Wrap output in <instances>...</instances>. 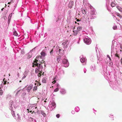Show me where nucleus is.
I'll return each instance as SVG.
<instances>
[{"mask_svg": "<svg viewBox=\"0 0 122 122\" xmlns=\"http://www.w3.org/2000/svg\"><path fill=\"white\" fill-rule=\"evenodd\" d=\"M17 75L18 76V77H19V73H18L17 74Z\"/></svg>", "mask_w": 122, "mask_h": 122, "instance_id": "41", "label": "nucleus"}, {"mask_svg": "<svg viewBox=\"0 0 122 122\" xmlns=\"http://www.w3.org/2000/svg\"><path fill=\"white\" fill-rule=\"evenodd\" d=\"M5 6H6V4H5Z\"/></svg>", "mask_w": 122, "mask_h": 122, "instance_id": "63", "label": "nucleus"}, {"mask_svg": "<svg viewBox=\"0 0 122 122\" xmlns=\"http://www.w3.org/2000/svg\"><path fill=\"white\" fill-rule=\"evenodd\" d=\"M117 28V26L116 25H115L113 26V28L114 30H116Z\"/></svg>", "mask_w": 122, "mask_h": 122, "instance_id": "25", "label": "nucleus"}, {"mask_svg": "<svg viewBox=\"0 0 122 122\" xmlns=\"http://www.w3.org/2000/svg\"><path fill=\"white\" fill-rule=\"evenodd\" d=\"M43 66L41 64H39V65H38L37 67L36 68L35 72L37 73L39 71H42L43 68Z\"/></svg>", "mask_w": 122, "mask_h": 122, "instance_id": "2", "label": "nucleus"}, {"mask_svg": "<svg viewBox=\"0 0 122 122\" xmlns=\"http://www.w3.org/2000/svg\"><path fill=\"white\" fill-rule=\"evenodd\" d=\"M21 81H19V82H21Z\"/></svg>", "mask_w": 122, "mask_h": 122, "instance_id": "55", "label": "nucleus"}, {"mask_svg": "<svg viewBox=\"0 0 122 122\" xmlns=\"http://www.w3.org/2000/svg\"><path fill=\"white\" fill-rule=\"evenodd\" d=\"M117 9L120 11H122V8L120 7H119V6H117Z\"/></svg>", "mask_w": 122, "mask_h": 122, "instance_id": "15", "label": "nucleus"}, {"mask_svg": "<svg viewBox=\"0 0 122 122\" xmlns=\"http://www.w3.org/2000/svg\"><path fill=\"white\" fill-rule=\"evenodd\" d=\"M81 10L83 14H86V10H84L83 9L82 10V9H81Z\"/></svg>", "mask_w": 122, "mask_h": 122, "instance_id": "12", "label": "nucleus"}, {"mask_svg": "<svg viewBox=\"0 0 122 122\" xmlns=\"http://www.w3.org/2000/svg\"><path fill=\"white\" fill-rule=\"evenodd\" d=\"M33 112H34V111H33V112H32V113H33Z\"/></svg>", "mask_w": 122, "mask_h": 122, "instance_id": "54", "label": "nucleus"}, {"mask_svg": "<svg viewBox=\"0 0 122 122\" xmlns=\"http://www.w3.org/2000/svg\"><path fill=\"white\" fill-rule=\"evenodd\" d=\"M107 57H108L109 59L111 61V58L110 57V56H109V55H107Z\"/></svg>", "mask_w": 122, "mask_h": 122, "instance_id": "31", "label": "nucleus"}, {"mask_svg": "<svg viewBox=\"0 0 122 122\" xmlns=\"http://www.w3.org/2000/svg\"><path fill=\"white\" fill-rule=\"evenodd\" d=\"M26 77V76L25 75H24V76L22 78V79H23L25 78Z\"/></svg>", "mask_w": 122, "mask_h": 122, "instance_id": "38", "label": "nucleus"}, {"mask_svg": "<svg viewBox=\"0 0 122 122\" xmlns=\"http://www.w3.org/2000/svg\"><path fill=\"white\" fill-rule=\"evenodd\" d=\"M57 53L59 55L61 56H63L64 54V50H61L60 49H59L57 51Z\"/></svg>", "mask_w": 122, "mask_h": 122, "instance_id": "3", "label": "nucleus"}, {"mask_svg": "<svg viewBox=\"0 0 122 122\" xmlns=\"http://www.w3.org/2000/svg\"><path fill=\"white\" fill-rule=\"evenodd\" d=\"M53 49H52L51 50V51L50 52V53L51 54H51H52L53 53Z\"/></svg>", "mask_w": 122, "mask_h": 122, "instance_id": "29", "label": "nucleus"}, {"mask_svg": "<svg viewBox=\"0 0 122 122\" xmlns=\"http://www.w3.org/2000/svg\"><path fill=\"white\" fill-rule=\"evenodd\" d=\"M44 102H46V100H45V101H44Z\"/></svg>", "mask_w": 122, "mask_h": 122, "instance_id": "52", "label": "nucleus"}, {"mask_svg": "<svg viewBox=\"0 0 122 122\" xmlns=\"http://www.w3.org/2000/svg\"><path fill=\"white\" fill-rule=\"evenodd\" d=\"M121 29H122V28H121Z\"/></svg>", "mask_w": 122, "mask_h": 122, "instance_id": "62", "label": "nucleus"}, {"mask_svg": "<svg viewBox=\"0 0 122 122\" xmlns=\"http://www.w3.org/2000/svg\"><path fill=\"white\" fill-rule=\"evenodd\" d=\"M109 117L111 118H112L111 119V120H114V119H113V116L112 115H110V116H109Z\"/></svg>", "mask_w": 122, "mask_h": 122, "instance_id": "28", "label": "nucleus"}, {"mask_svg": "<svg viewBox=\"0 0 122 122\" xmlns=\"http://www.w3.org/2000/svg\"><path fill=\"white\" fill-rule=\"evenodd\" d=\"M85 61V58H82L80 59V61L81 62L83 63Z\"/></svg>", "mask_w": 122, "mask_h": 122, "instance_id": "14", "label": "nucleus"}, {"mask_svg": "<svg viewBox=\"0 0 122 122\" xmlns=\"http://www.w3.org/2000/svg\"><path fill=\"white\" fill-rule=\"evenodd\" d=\"M19 69H21V68H20V67L19 68Z\"/></svg>", "mask_w": 122, "mask_h": 122, "instance_id": "53", "label": "nucleus"}, {"mask_svg": "<svg viewBox=\"0 0 122 122\" xmlns=\"http://www.w3.org/2000/svg\"><path fill=\"white\" fill-rule=\"evenodd\" d=\"M1 88L0 87V95H2L3 94V91L2 90L0 89Z\"/></svg>", "mask_w": 122, "mask_h": 122, "instance_id": "23", "label": "nucleus"}, {"mask_svg": "<svg viewBox=\"0 0 122 122\" xmlns=\"http://www.w3.org/2000/svg\"><path fill=\"white\" fill-rule=\"evenodd\" d=\"M11 113L12 116L14 117L15 116V114L14 113V112L13 111H12L11 112Z\"/></svg>", "mask_w": 122, "mask_h": 122, "instance_id": "24", "label": "nucleus"}, {"mask_svg": "<svg viewBox=\"0 0 122 122\" xmlns=\"http://www.w3.org/2000/svg\"><path fill=\"white\" fill-rule=\"evenodd\" d=\"M61 56L59 55L57 57V58L59 59H61Z\"/></svg>", "mask_w": 122, "mask_h": 122, "instance_id": "27", "label": "nucleus"}, {"mask_svg": "<svg viewBox=\"0 0 122 122\" xmlns=\"http://www.w3.org/2000/svg\"><path fill=\"white\" fill-rule=\"evenodd\" d=\"M20 90H19V91H18V92H16V95H17L18 94V92H19V91H20Z\"/></svg>", "mask_w": 122, "mask_h": 122, "instance_id": "34", "label": "nucleus"}, {"mask_svg": "<svg viewBox=\"0 0 122 122\" xmlns=\"http://www.w3.org/2000/svg\"><path fill=\"white\" fill-rule=\"evenodd\" d=\"M90 8L91 9V10L90 12L89 15H95L96 14V12H95L96 10L95 9L93 8V7L90 6Z\"/></svg>", "mask_w": 122, "mask_h": 122, "instance_id": "4", "label": "nucleus"}, {"mask_svg": "<svg viewBox=\"0 0 122 122\" xmlns=\"http://www.w3.org/2000/svg\"><path fill=\"white\" fill-rule=\"evenodd\" d=\"M55 47V46H53V47L54 48Z\"/></svg>", "mask_w": 122, "mask_h": 122, "instance_id": "57", "label": "nucleus"}, {"mask_svg": "<svg viewBox=\"0 0 122 122\" xmlns=\"http://www.w3.org/2000/svg\"><path fill=\"white\" fill-rule=\"evenodd\" d=\"M9 76H10V74H9Z\"/></svg>", "mask_w": 122, "mask_h": 122, "instance_id": "59", "label": "nucleus"}, {"mask_svg": "<svg viewBox=\"0 0 122 122\" xmlns=\"http://www.w3.org/2000/svg\"><path fill=\"white\" fill-rule=\"evenodd\" d=\"M30 112H32V111H30Z\"/></svg>", "mask_w": 122, "mask_h": 122, "instance_id": "51", "label": "nucleus"}, {"mask_svg": "<svg viewBox=\"0 0 122 122\" xmlns=\"http://www.w3.org/2000/svg\"><path fill=\"white\" fill-rule=\"evenodd\" d=\"M120 51H121L122 50H121Z\"/></svg>", "mask_w": 122, "mask_h": 122, "instance_id": "64", "label": "nucleus"}, {"mask_svg": "<svg viewBox=\"0 0 122 122\" xmlns=\"http://www.w3.org/2000/svg\"><path fill=\"white\" fill-rule=\"evenodd\" d=\"M120 48L121 49H122V45H120Z\"/></svg>", "mask_w": 122, "mask_h": 122, "instance_id": "43", "label": "nucleus"}, {"mask_svg": "<svg viewBox=\"0 0 122 122\" xmlns=\"http://www.w3.org/2000/svg\"><path fill=\"white\" fill-rule=\"evenodd\" d=\"M56 116L57 118H59L60 116V115L59 114H57L56 115Z\"/></svg>", "mask_w": 122, "mask_h": 122, "instance_id": "32", "label": "nucleus"}, {"mask_svg": "<svg viewBox=\"0 0 122 122\" xmlns=\"http://www.w3.org/2000/svg\"><path fill=\"white\" fill-rule=\"evenodd\" d=\"M32 87V85H31L27 87V91L28 92H30V90L31 89Z\"/></svg>", "mask_w": 122, "mask_h": 122, "instance_id": "10", "label": "nucleus"}, {"mask_svg": "<svg viewBox=\"0 0 122 122\" xmlns=\"http://www.w3.org/2000/svg\"><path fill=\"white\" fill-rule=\"evenodd\" d=\"M79 21V20H78V19H77V20H76V21Z\"/></svg>", "mask_w": 122, "mask_h": 122, "instance_id": "49", "label": "nucleus"}, {"mask_svg": "<svg viewBox=\"0 0 122 122\" xmlns=\"http://www.w3.org/2000/svg\"><path fill=\"white\" fill-rule=\"evenodd\" d=\"M115 56L117 57L118 58V59H119V58H120L119 56V55H118V54H117V52L115 54Z\"/></svg>", "mask_w": 122, "mask_h": 122, "instance_id": "22", "label": "nucleus"}, {"mask_svg": "<svg viewBox=\"0 0 122 122\" xmlns=\"http://www.w3.org/2000/svg\"><path fill=\"white\" fill-rule=\"evenodd\" d=\"M30 120H31L32 121H33V118H32L31 117H30Z\"/></svg>", "mask_w": 122, "mask_h": 122, "instance_id": "35", "label": "nucleus"}, {"mask_svg": "<svg viewBox=\"0 0 122 122\" xmlns=\"http://www.w3.org/2000/svg\"><path fill=\"white\" fill-rule=\"evenodd\" d=\"M121 63L122 64V58L121 59Z\"/></svg>", "mask_w": 122, "mask_h": 122, "instance_id": "45", "label": "nucleus"}, {"mask_svg": "<svg viewBox=\"0 0 122 122\" xmlns=\"http://www.w3.org/2000/svg\"><path fill=\"white\" fill-rule=\"evenodd\" d=\"M6 84V81H5L4 82V85H5Z\"/></svg>", "mask_w": 122, "mask_h": 122, "instance_id": "44", "label": "nucleus"}, {"mask_svg": "<svg viewBox=\"0 0 122 122\" xmlns=\"http://www.w3.org/2000/svg\"><path fill=\"white\" fill-rule=\"evenodd\" d=\"M42 82L43 83H46V80L45 78H43L42 80Z\"/></svg>", "mask_w": 122, "mask_h": 122, "instance_id": "17", "label": "nucleus"}, {"mask_svg": "<svg viewBox=\"0 0 122 122\" xmlns=\"http://www.w3.org/2000/svg\"><path fill=\"white\" fill-rule=\"evenodd\" d=\"M39 71L40 72H39L38 73V76H39V77H40L41 76V75L42 72H41V71Z\"/></svg>", "mask_w": 122, "mask_h": 122, "instance_id": "19", "label": "nucleus"}, {"mask_svg": "<svg viewBox=\"0 0 122 122\" xmlns=\"http://www.w3.org/2000/svg\"><path fill=\"white\" fill-rule=\"evenodd\" d=\"M68 43V41H66L63 42L62 44L63 46L64 47H67V45Z\"/></svg>", "mask_w": 122, "mask_h": 122, "instance_id": "8", "label": "nucleus"}, {"mask_svg": "<svg viewBox=\"0 0 122 122\" xmlns=\"http://www.w3.org/2000/svg\"><path fill=\"white\" fill-rule=\"evenodd\" d=\"M35 85H36V83H35Z\"/></svg>", "mask_w": 122, "mask_h": 122, "instance_id": "58", "label": "nucleus"}, {"mask_svg": "<svg viewBox=\"0 0 122 122\" xmlns=\"http://www.w3.org/2000/svg\"><path fill=\"white\" fill-rule=\"evenodd\" d=\"M73 5V2L72 1H70L68 5V7L70 8H72V6Z\"/></svg>", "mask_w": 122, "mask_h": 122, "instance_id": "9", "label": "nucleus"}, {"mask_svg": "<svg viewBox=\"0 0 122 122\" xmlns=\"http://www.w3.org/2000/svg\"><path fill=\"white\" fill-rule=\"evenodd\" d=\"M4 9V8H3L2 9H1V10L2 11L3 10V9Z\"/></svg>", "mask_w": 122, "mask_h": 122, "instance_id": "48", "label": "nucleus"}, {"mask_svg": "<svg viewBox=\"0 0 122 122\" xmlns=\"http://www.w3.org/2000/svg\"><path fill=\"white\" fill-rule=\"evenodd\" d=\"M116 15L118 16L120 18L122 17V16L120 15V14L119 13H117Z\"/></svg>", "mask_w": 122, "mask_h": 122, "instance_id": "21", "label": "nucleus"}, {"mask_svg": "<svg viewBox=\"0 0 122 122\" xmlns=\"http://www.w3.org/2000/svg\"><path fill=\"white\" fill-rule=\"evenodd\" d=\"M57 61H58V62H59V61H60V59H59L57 58Z\"/></svg>", "mask_w": 122, "mask_h": 122, "instance_id": "33", "label": "nucleus"}, {"mask_svg": "<svg viewBox=\"0 0 122 122\" xmlns=\"http://www.w3.org/2000/svg\"><path fill=\"white\" fill-rule=\"evenodd\" d=\"M56 81L55 80H54V81H53L52 82V83H56Z\"/></svg>", "mask_w": 122, "mask_h": 122, "instance_id": "42", "label": "nucleus"}, {"mask_svg": "<svg viewBox=\"0 0 122 122\" xmlns=\"http://www.w3.org/2000/svg\"><path fill=\"white\" fill-rule=\"evenodd\" d=\"M37 86H35L33 88V91H35L37 90Z\"/></svg>", "mask_w": 122, "mask_h": 122, "instance_id": "16", "label": "nucleus"}, {"mask_svg": "<svg viewBox=\"0 0 122 122\" xmlns=\"http://www.w3.org/2000/svg\"><path fill=\"white\" fill-rule=\"evenodd\" d=\"M37 107H35V108H37Z\"/></svg>", "mask_w": 122, "mask_h": 122, "instance_id": "61", "label": "nucleus"}, {"mask_svg": "<svg viewBox=\"0 0 122 122\" xmlns=\"http://www.w3.org/2000/svg\"><path fill=\"white\" fill-rule=\"evenodd\" d=\"M59 90V89L58 88H57L55 89L54 90V92H56L58 91Z\"/></svg>", "mask_w": 122, "mask_h": 122, "instance_id": "26", "label": "nucleus"}, {"mask_svg": "<svg viewBox=\"0 0 122 122\" xmlns=\"http://www.w3.org/2000/svg\"><path fill=\"white\" fill-rule=\"evenodd\" d=\"M12 13L10 14L9 15V18L10 17V18L12 16Z\"/></svg>", "mask_w": 122, "mask_h": 122, "instance_id": "30", "label": "nucleus"}, {"mask_svg": "<svg viewBox=\"0 0 122 122\" xmlns=\"http://www.w3.org/2000/svg\"><path fill=\"white\" fill-rule=\"evenodd\" d=\"M117 20H118V21H119V19H117Z\"/></svg>", "mask_w": 122, "mask_h": 122, "instance_id": "50", "label": "nucleus"}, {"mask_svg": "<svg viewBox=\"0 0 122 122\" xmlns=\"http://www.w3.org/2000/svg\"><path fill=\"white\" fill-rule=\"evenodd\" d=\"M27 111H29V110L28 109H27Z\"/></svg>", "mask_w": 122, "mask_h": 122, "instance_id": "56", "label": "nucleus"}, {"mask_svg": "<svg viewBox=\"0 0 122 122\" xmlns=\"http://www.w3.org/2000/svg\"><path fill=\"white\" fill-rule=\"evenodd\" d=\"M84 42L86 44L89 45L91 43V41L90 39L88 38H85L84 39Z\"/></svg>", "mask_w": 122, "mask_h": 122, "instance_id": "5", "label": "nucleus"}, {"mask_svg": "<svg viewBox=\"0 0 122 122\" xmlns=\"http://www.w3.org/2000/svg\"><path fill=\"white\" fill-rule=\"evenodd\" d=\"M13 35L16 36H17L18 35L16 31H15L13 33Z\"/></svg>", "mask_w": 122, "mask_h": 122, "instance_id": "18", "label": "nucleus"}, {"mask_svg": "<svg viewBox=\"0 0 122 122\" xmlns=\"http://www.w3.org/2000/svg\"><path fill=\"white\" fill-rule=\"evenodd\" d=\"M39 62L40 64H41L42 65L43 64H44L45 66V64L44 63V61L43 60H42L41 61H39Z\"/></svg>", "mask_w": 122, "mask_h": 122, "instance_id": "11", "label": "nucleus"}, {"mask_svg": "<svg viewBox=\"0 0 122 122\" xmlns=\"http://www.w3.org/2000/svg\"><path fill=\"white\" fill-rule=\"evenodd\" d=\"M71 113L73 114H74L75 113V112L74 111H72Z\"/></svg>", "mask_w": 122, "mask_h": 122, "instance_id": "39", "label": "nucleus"}, {"mask_svg": "<svg viewBox=\"0 0 122 122\" xmlns=\"http://www.w3.org/2000/svg\"><path fill=\"white\" fill-rule=\"evenodd\" d=\"M11 3V1L10 2H9L8 3V4H10Z\"/></svg>", "mask_w": 122, "mask_h": 122, "instance_id": "47", "label": "nucleus"}, {"mask_svg": "<svg viewBox=\"0 0 122 122\" xmlns=\"http://www.w3.org/2000/svg\"><path fill=\"white\" fill-rule=\"evenodd\" d=\"M116 4L115 2H112L111 4V6L112 7H114L115 6Z\"/></svg>", "mask_w": 122, "mask_h": 122, "instance_id": "13", "label": "nucleus"}, {"mask_svg": "<svg viewBox=\"0 0 122 122\" xmlns=\"http://www.w3.org/2000/svg\"><path fill=\"white\" fill-rule=\"evenodd\" d=\"M62 63L64 64H66L65 67H67L69 65V63L67 60L63 59L62 61Z\"/></svg>", "mask_w": 122, "mask_h": 122, "instance_id": "7", "label": "nucleus"}, {"mask_svg": "<svg viewBox=\"0 0 122 122\" xmlns=\"http://www.w3.org/2000/svg\"><path fill=\"white\" fill-rule=\"evenodd\" d=\"M37 57H38V58L40 57V58H41V56H38Z\"/></svg>", "mask_w": 122, "mask_h": 122, "instance_id": "46", "label": "nucleus"}, {"mask_svg": "<svg viewBox=\"0 0 122 122\" xmlns=\"http://www.w3.org/2000/svg\"><path fill=\"white\" fill-rule=\"evenodd\" d=\"M41 85V84L39 82L37 84V86H40Z\"/></svg>", "mask_w": 122, "mask_h": 122, "instance_id": "37", "label": "nucleus"}, {"mask_svg": "<svg viewBox=\"0 0 122 122\" xmlns=\"http://www.w3.org/2000/svg\"><path fill=\"white\" fill-rule=\"evenodd\" d=\"M75 28L74 27L73 30V32H74L73 34L74 36L76 35L82 29V28L80 26H78L76 30H74Z\"/></svg>", "mask_w": 122, "mask_h": 122, "instance_id": "1", "label": "nucleus"}, {"mask_svg": "<svg viewBox=\"0 0 122 122\" xmlns=\"http://www.w3.org/2000/svg\"><path fill=\"white\" fill-rule=\"evenodd\" d=\"M38 61H39L38 59L37 60L36 59H35L34 61V62L32 65V66L34 67L35 66H37L39 64V63H37Z\"/></svg>", "mask_w": 122, "mask_h": 122, "instance_id": "6", "label": "nucleus"}, {"mask_svg": "<svg viewBox=\"0 0 122 122\" xmlns=\"http://www.w3.org/2000/svg\"><path fill=\"white\" fill-rule=\"evenodd\" d=\"M42 114L44 117H45L46 116V115L45 113H43V114Z\"/></svg>", "mask_w": 122, "mask_h": 122, "instance_id": "36", "label": "nucleus"}, {"mask_svg": "<svg viewBox=\"0 0 122 122\" xmlns=\"http://www.w3.org/2000/svg\"><path fill=\"white\" fill-rule=\"evenodd\" d=\"M41 56H44L45 55V53L44 52H42L41 53Z\"/></svg>", "mask_w": 122, "mask_h": 122, "instance_id": "20", "label": "nucleus"}, {"mask_svg": "<svg viewBox=\"0 0 122 122\" xmlns=\"http://www.w3.org/2000/svg\"><path fill=\"white\" fill-rule=\"evenodd\" d=\"M31 57V55H28V58H30V57Z\"/></svg>", "mask_w": 122, "mask_h": 122, "instance_id": "40", "label": "nucleus"}, {"mask_svg": "<svg viewBox=\"0 0 122 122\" xmlns=\"http://www.w3.org/2000/svg\"><path fill=\"white\" fill-rule=\"evenodd\" d=\"M75 23H76V21H75Z\"/></svg>", "mask_w": 122, "mask_h": 122, "instance_id": "60", "label": "nucleus"}]
</instances>
